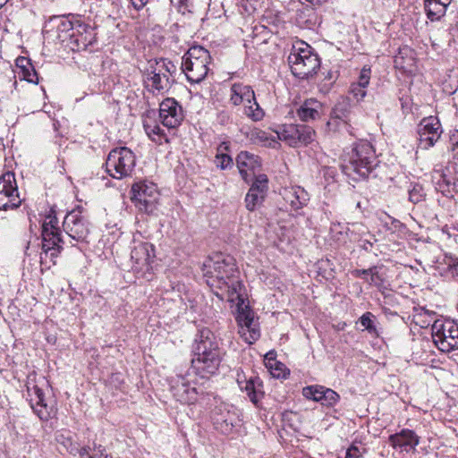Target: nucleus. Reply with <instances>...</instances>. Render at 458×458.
Returning a JSON list of instances; mask_svg holds the SVG:
<instances>
[{
	"instance_id": "23",
	"label": "nucleus",
	"mask_w": 458,
	"mask_h": 458,
	"mask_svg": "<svg viewBox=\"0 0 458 458\" xmlns=\"http://www.w3.org/2000/svg\"><path fill=\"white\" fill-rule=\"evenodd\" d=\"M215 428L225 435H229L238 426L240 420L236 412L219 408L213 415Z\"/></svg>"
},
{
	"instance_id": "52",
	"label": "nucleus",
	"mask_w": 458,
	"mask_h": 458,
	"mask_svg": "<svg viewBox=\"0 0 458 458\" xmlns=\"http://www.w3.org/2000/svg\"><path fill=\"white\" fill-rule=\"evenodd\" d=\"M306 1L310 3L313 5H321L322 4L326 3L327 0H306Z\"/></svg>"
},
{
	"instance_id": "26",
	"label": "nucleus",
	"mask_w": 458,
	"mask_h": 458,
	"mask_svg": "<svg viewBox=\"0 0 458 458\" xmlns=\"http://www.w3.org/2000/svg\"><path fill=\"white\" fill-rule=\"evenodd\" d=\"M63 230L64 233L74 240H81L86 236L87 229L78 216V214L71 212L67 214L63 222Z\"/></svg>"
},
{
	"instance_id": "36",
	"label": "nucleus",
	"mask_w": 458,
	"mask_h": 458,
	"mask_svg": "<svg viewBox=\"0 0 458 458\" xmlns=\"http://www.w3.org/2000/svg\"><path fill=\"white\" fill-rule=\"evenodd\" d=\"M254 176V182H252L250 189L255 190V191H258L263 195L266 196V193L268 190V179L267 176L264 174H259L253 175Z\"/></svg>"
},
{
	"instance_id": "55",
	"label": "nucleus",
	"mask_w": 458,
	"mask_h": 458,
	"mask_svg": "<svg viewBox=\"0 0 458 458\" xmlns=\"http://www.w3.org/2000/svg\"><path fill=\"white\" fill-rule=\"evenodd\" d=\"M9 0H0V9L5 5Z\"/></svg>"
},
{
	"instance_id": "4",
	"label": "nucleus",
	"mask_w": 458,
	"mask_h": 458,
	"mask_svg": "<svg viewBox=\"0 0 458 458\" xmlns=\"http://www.w3.org/2000/svg\"><path fill=\"white\" fill-rule=\"evenodd\" d=\"M292 73L301 80H309L317 73L320 60L314 49L306 42L299 40L293 44L288 55Z\"/></svg>"
},
{
	"instance_id": "56",
	"label": "nucleus",
	"mask_w": 458,
	"mask_h": 458,
	"mask_svg": "<svg viewBox=\"0 0 458 458\" xmlns=\"http://www.w3.org/2000/svg\"><path fill=\"white\" fill-rule=\"evenodd\" d=\"M367 246H372V243L368 242Z\"/></svg>"
},
{
	"instance_id": "29",
	"label": "nucleus",
	"mask_w": 458,
	"mask_h": 458,
	"mask_svg": "<svg viewBox=\"0 0 458 458\" xmlns=\"http://www.w3.org/2000/svg\"><path fill=\"white\" fill-rule=\"evenodd\" d=\"M238 384L242 391H245L251 403L258 405L264 395L263 383L258 377H250L245 381L238 379Z\"/></svg>"
},
{
	"instance_id": "45",
	"label": "nucleus",
	"mask_w": 458,
	"mask_h": 458,
	"mask_svg": "<svg viewBox=\"0 0 458 458\" xmlns=\"http://www.w3.org/2000/svg\"><path fill=\"white\" fill-rule=\"evenodd\" d=\"M371 267L368 268V269H355L353 272H352V275L355 276V277H360V278H363L367 281V279H369V275L371 273Z\"/></svg>"
},
{
	"instance_id": "3",
	"label": "nucleus",
	"mask_w": 458,
	"mask_h": 458,
	"mask_svg": "<svg viewBox=\"0 0 458 458\" xmlns=\"http://www.w3.org/2000/svg\"><path fill=\"white\" fill-rule=\"evenodd\" d=\"M377 161L372 145L367 140H360L354 144L350 152L345 154L343 172L354 180L366 178L377 166Z\"/></svg>"
},
{
	"instance_id": "25",
	"label": "nucleus",
	"mask_w": 458,
	"mask_h": 458,
	"mask_svg": "<svg viewBox=\"0 0 458 458\" xmlns=\"http://www.w3.org/2000/svg\"><path fill=\"white\" fill-rule=\"evenodd\" d=\"M281 195L285 203L288 204L293 210L301 208L310 199L309 193L300 186L284 188Z\"/></svg>"
},
{
	"instance_id": "20",
	"label": "nucleus",
	"mask_w": 458,
	"mask_h": 458,
	"mask_svg": "<svg viewBox=\"0 0 458 458\" xmlns=\"http://www.w3.org/2000/svg\"><path fill=\"white\" fill-rule=\"evenodd\" d=\"M302 394L304 397L319 402L327 407L335 406L340 399L339 394L333 389L318 385L304 387Z\"/></svg>"
},
{
	"instance_id": "44",
	"label": "nucleus",
	"mask_w": 458,
	"mask_h": 458,
	"mask_svg": "<svg viewBox=\"0 0 458 458\" xmlns=\"http://www.w3.org/2000/svg\"><path fill=\"white\" fill-rule=\"evenodd\" d=\"M366 88L360 86L357 83H352L351 86V93L356 98L357 101L362 100L366 96Z\"/></svg>"
},
{
	"instance_id": "57",
	"label": "nucleus",
	"mask_w": 458,
	"mask_h": 458,
	"mask_svg": "<svg viewBox=\"0 0 458 458\" xmlns=\"http://www.w3.org/2000/svg\"><path fill=\"white\" fill-rule=\"evenodd\" d=\"M367 246H372V243L368 242Z\"/></svg>"
},
{
	"instance_id": "10",
	"label": "nucleus",
	"mask_w": 458,
	"mask_h": 458,
	"mask_svg": "<svg viewBox=\"0 0 458 458\" xmlns=\"http://www.w3.org/2000/svg\"><path fill=\"white\" fill-rule=\"evenodd\" d=\"M436 347L443 352L458 350V324L451 319H437L431 327Z\"/></svg>"
},
{
	"instance_id": "22",
	"label": "nucleus",
	"mask_w": 458,
	"mask_h": 458,
	"mask_svg": "<svg viewBox=\"0 0 458 458\" xmlns=\"http://www.w3.org/2000/svg\"><path fill=\"white\" fill-rule=\"evenodd\" d=\"M236 164L239 172L245 182L249 181V177L259 170L261 163L259 157L248 151H242L237 155Z\"/></svg>"
},
{
	"instance_id": "5",
	"label": "nucleus",
	"mask_w": 458,
	"mask_h": 458,
	"mask_svg": "<svg viewBox=\"0 0 458 458\" xmlns=\"http://www.w3.org/2000/svg\"><path fill=\"white\" fill-rule=\"evenodd\" d=\"M42 252L40 263L42 269H50L56 264L57 258V216L55 206L50 208L42 222Z\"/></svg>"
},
{
	"instance_id": "17",
	"label": "nucleus",
	"mask_w": 458,
	"mask_h": 458,
	"mask_svg": "<svg viewBox=\"0 0 458 458\" xmlns=\"http://www.w3.org/2000/svg\"><path fill=\"white\" fill-rule=\"evenodd\" d=\"M28 400L30 403L33 411L42 420H48L55 419L57 415V410L53 407H48L45 403L44 393L35 384H29L27 386Z\"/></svg>"
},
{
	"instance_id": "42",
	"label": "nucleus",
	"mask_w": 458,
	"mask_h": 458,
	"mask_svg": "<svg viewBox=\"0 0 458 458\" xmlns=\"http://www.w3.org/2000/svg\"><path fill=\"white\" fill-rule=\"evenodd\" d=\"M365 453V447L352 444L346 451L345 458H360Z\"/></svg>"
},
{
	"instance_id": "30",
	"label": "nucleus",
	"mask_w": 458,
	"mask_h": 458,
	"mask_svg": "<svg viewBox=\"0 0 458 458\" xmlns=\"http://www.w3.org/2000/svg\"><path fill=\"white\" fill-rule=\"evenodd\" d=\"M322 112V104L315 98L306 99L297 109V115L303 122L318 119Z\"/></svg>"
},
{
	"instance_id": "31",
	"label": "nucleus",
	"mask_w": 458,
	"mask_h": 458,
	"mask_svg": "<svg viewBox=\"0 0 458 458\" xmlns=\"http://www.w3.org/2000/svg\"><path fill=\"white\" fill-rule=\"evenodd\" d=\"M16 70H10L11 74H18V76L29 82H37V72L30 63V60L25 56H19L15 60Z\"/></svg>"
},
{
	"instance_id": "59",
	"label": "nucleus",
	"mask_w": 458,
	"mask_h": 458,
	"mask_svg": "<svg viewBox=\"0 0 458 458\" xmlns=\"http://www.w3.org/2000/svg\"><path fill=\"white\" fill-rule=\"evenodd\" d=\"M105 458H109V457H108V455H106ZM110 458H112V457H110Z\"/></svg>"
},
{
	"instance_id": "37",
	"label": "nucleus",
	"mask_w": 458,
	"mask_h": 458,
	"mask_svg": "<svg viewBox=\"0 0 458 458\" xmlns=\"http://www.w3.org/2000/svg\"><path fill=\"white\" fill-rule=\"evenodd\" d=\"M371 271L372 272L369 275V278L367 279V282L369 284L376 286L379 291L387 289L386 280L383 275L378 272L377 267H371Z\"/></svg>"
},
{
	"instance_id": "28",
	"label": "nucleus",
	"mask_w": 458,
	"mask_h": 458,
	"mask_svg": "<svg viewBox=\"0 0 458 458\" xmlns=\"http://www.w3.org/2000/svg\"><path fill=\"white\" fill-rule=\"evenodd\" d=\"M230 91V102L233 106L245 105L255 100V93L249 85L235 82L232 84Z\"/></svg>"
},
{
	"instance_id": "14",
	"label": "nucleus",
	"mask_w": 458,
	"mask_h": 458,
	"mask_svg": "<svg viewBox=\"0 0 458 458\" xmlns=\"http://www.w3.org/2000/svg\"><path fill=\"white\" fill-rule=\"evenodd\" d=\"M14 173L0 175V210H13L21 204Z\"/></svg>"
},
{
	"instance_id": "53",
	"label": "nucleus",
	"mask_w": 458,
	"mask_h": 458,
	"mask_svg": "<svg viewBox=\"0 0 458 458\" xmlns=\"http://www.w3.org/2000/svg\"><path fill=\"white\" fill-rule=\"evenodd\" d=\"M392 225L394 227V229H398L403 226V225L399 220L396 219H394L392 221Z\"/></svg>"
},
{
	"instance_id": "16",
	"label": "nucleus",
	"mask_w": 458,
	"mask_h": 458,
	"mask_svg": "<svg viewBox=\"0 0 458 458\" xmlns=\"http://www.w3.org/2000/svg\"><path fill=\"white\" fill-rule=\"evenodd\" d=\"M153 246L148 242H140L133 247L131 252V259L133 263L132 269L137 274L146 276L150 274L153 262Z\"/></svg>"
},
{
	"instance_id": "15",
	"label": "nucleus",
	"mask_w": 458,
	"mask_h": 458,
	"mask_svg": "<svg viewBox=\"0 0 458 458\" xmlns=\"http://www.w3.org/2000/svg\"><path fill=\"white\" fill-rule=\"evenodd\" d=\"M442 132L441 124L437 117L423 118L418 127V148L426 150L433 147L440 139Z\"/></svg>"
},
{
	"instance_id": "54",
	"label": "nucleus",
	"mask_w": 458,
	"mask_h": 458,
	"mask_svg": "<svg viewBox=\"0 0 458 458\" xmlns=\"http://www.w3.org/2000/svg\"><path fill=\"white\" fill-rule=\"evenodd\" d=\"M59 243L64 242V236L59 232V238H58Z\"/></svg>"
},
{
	"instance_id": "47",
	"label": "nucleus",
	"mask_w": 458,
	"mask_h": 458,
	"mask_svg": "<svg viewBox=\"0 0 458 458\" xmlns=\"http://www.w3.org/2000/svg\"><path fill=\"white\" fill-rule=\"evenodd\" d=\"M55 15L50 16L49 20L47 21H46L45 26L43 28V33L44 34H48V33H50L54 30V26L52 25V21H53V20H55Z\"/></svg>"
},
{
	"instance_id": "58",
	"label": "nucleus",
	"mask_w": 458,
	"mask_h": 458,
	"mask_svg": "<svg viewBox=\"0 0 458 458\" xmlns=\"http://www.w3.org/2000/svg\"><path fill=\"white\" fill-rule=\"evenodd\" d=\"M274 375L276 377H280V373H277V374L275 373Z\"/></svg>"
},
{
	"instance_id": "43",
	"label": "nucleus",
	"mask_w": 458,
	"mask_h": 458,
	"mask_svg": "<svg viewBox=\"0 0 458 458\" xmlns=\"http://www.w3.org/2000/svg\"><path fill=\"white\" fill-rule=\"evenodd\" d=\"M370 72V68L364 66L360 72L359 80L356 83L366 88L369 83Z\"/></svg>"
},
{
	"instance_id": "19",
	"label": "nucleus",
	"mask_w": 458,
	"mask_h": 458,
	"mask_svg": "<svg viewBox=\"0 0 458 458\" xmlns=\"http://www.w3.org/2000/svg\"><path fill=\"white\" fill-rule=\"evenodd\" d=\"M352 120V107L348 100L343 98L339 100L333 107L330 119L327 122V127L330 131H348L349 122Z\"/></svg>"
},
{
	"instance_id": "40",
	"label": "nucleus",
	"mask_w": 458,
	"mask_h": 458,
	"mask_svg": "<svg viewBox=\"0 0 458 458\" xmlns=\"http://www.w3.org/2000/svg\"><path fill=\"white\" fill-rule=\"evenodd\" d=\"M425 191L423 187L420 184H415L409 191V199L412 203H419L422 201L425 198Z\"/></svg>"
},
{
	"instance_id": "9",
	"label": "nucleus",
	"mask_w": 458,
	"mask_h": 458,
	"mask_svg": "<svg viewBox=\"0 0 458 458\" xmlns=\"http://www.w3.org/2000/svg\"><path fill=\"white\" fill-rule=\"evenodd\" d=\"M134 153L126 147L112 149L106 161V172L114 179L130 176L135 167Z\"/></svg>"
},
{
	"instance_id": "7",
	"label": "nucleus",
	"mask_w": 458,
	"mask_h": 458,
	"mask_svg": "<svg viewBox=\"0 0 458 458\" xmlns=\"http://www.w3.org/2000/svg\"><path fill=\"white\" fill-rule=\"evenodd\" d=\"M209 388L210 383L208 380H202L199 383L183 376H176L173 378L171 384V392L174 397L184 404H193L200 401L208 394Z\"/></svg>"
},
{
	"instance_id": "41",
	"label": "nucleus",
	"mask_w": 458,
	"mask_h": 458,
	"mask_svg": "<svg viewBox=\"0 0 458 458\" xmlns=\"http://www.w3.org/2000/svg\"><path fill=\"white\" fill-rule=\"evenodd\" d=\"M215 163L216 167L225 170L232 167L233 159L229 155L221 153L216 156Z\"/></svg>"
},
{
	"instance_id": "6",
	"label": "nucleus",
	"mask_w": 458,
	"mask_h": 458,
	"mask_svg": "<svg viewBox=\"0 0 458 458\" xmlns=\"http://www.w3.org/2000/svg\"><path fill=\"white\" fill-rule=\"evenodd\" d=\"M210 62L211 56L206 48L193 46L182 56V69L190 82L199 83L207 77Z\"/></svg>"
},
{
	"instance_id": "49",
	"label": "nucleus",
	"mask_w": 458,
	"mask_h": 458,
	"mask_svg": "<svg viewBox=\"0 0 458 458\" xmlns=\"http://www.w3.org/2000/svg\"><path fill=\"white\" fill-rule=\"evenodd\" d=\"M218 119H219V122L221 123H227L229 121L230 116H229V114L226 112H221L218 114Z\"/></svg>"
},
{
	"instance_id": "21",
	"label": "nucleus",
	"mask_w": 458,
	"mask_h": 458,
	"mask_svg": "<svg viewBox=\"0 0 458 458\" xmlns=\"http://www.w3.org/2000/svg\"><path fill=\"white\" fill-rule=\"evenodd\" d=\"M388 442L395 449L400 448L405 452L414 451L420 444V437L413 430L403 428L400 432L389 436Z\"/></svg>"
},
{
	"instance_id": "35",
	"label": "nucleus",
	"mask_w": 458,
	"mask_h": 458,
	"mask_svg": "<svg viewBox=\"0 0 458 458\" xmlns=\"http://www.w3.org/2000/svg\"><path fill=\"white\" fill-rule=\"evenodd\" d=\"M264 199L265 195L250 189L245 197L246 208L250 211L255 210L257 207L262 203Z\"/></svg>"
},
{
	"instance_id": "33",
	"label": "nucleus",
	"mask_w": 458,
	"mask_h": 458,
	"mask_svg": "<svg viewBox=\"0 0 458 458\" xmlns=\"http://www.w3.org/2000/svg\"><path fill=\"white\" fill-rule=\"evenodd\" d=\"M243 106V113L247 117H249L254 122H258L263 119L265 113L263 109L259 106L256 99L251 100L250 103H247Z\"/></svg>"
},
{
	"instance_id": "13",
	"label": "nucleus",
	"mask_w": 458,
	"mask_h": 458,
	"mask_svg": "<svg viewBox=\"0 0 458 458\" xmlns=\"http://www.w3.org/2000/svg\"><path fill=\"white\" fill-rule=\"evenodd\" d=\"M82 27L73 15H59V42L72 51L79 48L83 39L80 30Z\"/></svg>"
},
{
	"instance_id": "48",
	"label": "nucleus",
	"mask_w": 458,
	"mask_h": 458,
	"mask_svg": "<svg viewBox=\"0 0 458 458\" xmlns=\"http://www.w3.org/2000/svg\"><path fill=\"white\" fill-rule=\"evenodd\" d=\"M148 1V0H131V3L136 10H140L146 5Z\"/></svg>"
},
{
	"instance_id": "24",
	"label": "nucleus",
	"mask_w": 458,
	"mask_h": 458,
	"mask_svg": "<svg viewBox=\"0 0 458 458\" xmlns=\"http://www.w3.org/2000/svg\"><path fill=\"white\" fill-rule=\"evenodd\" d=\"M432 182L436 190L445 196L452 194V189L455 186L454 181L449 175V168L442 165H436L432 171Z\"/></svg>"
},
{
	"instance_id": "11",
	"label": "nucleus",
	"mask_w": 458,
	"mask_h": 458,
	"mask_svg": "<svg viewBox=\"0 0 458 458\" xmlns=\"http://www.w3.org/2000/svg\"><path fill=\"white\" fill-rule=\"evenodd\" d=\"M159 191L155 183L142 181L131 187V201L140 211L152 214L157 209Z\"/></svg>"
},
{
	"instance_id": "51",
	"label": "nucleus",
	"mask_w": 458,
	"mask_h": 458,
	"mask_svg": "<svg viewBox=\"0 0 458 458\" xmlns=\"http://www.w3.org/2000/svg\"><path fill=\"white\" fill-rule=\"evenodd\" d=\"M80 456L81 458H93L89 453V450L88 448L86 447H83L80 450Z\"/></svg>"
},
{
	"instance_id": "34",
	"label": "nucleus",
	"mask_w": 458,
	"mask_h": 458,
	"mask_svg": "<svg viewBox=\"0 0 458 458\" xmlns=\"http://www.w3.org/2000/svg\"><path fill=\"white\" fill-rule=\"evenodd\" d=\"M144 130L148 136L156 142H161L162 139H165V141H167V139L165 138V133L163 129L160 128V126L153 123L151 124L145 123H144Z\"/></svg>"
},
{
	"instance_id": "39",
	"label": "nucleus",
	"mask_w": 458,
	"mask_h": 458,
	"mask_svg": "<svg viewBox=\"0 0 458 458\" xmlns=\"http://www.w3.org/2000/svg\"><path fill=\"white\" fill-rule=\"evenodd\" d=\"M445 274L454 279H458V258L454 256H445Z\"/></svg>"
},
{
	"instance_id": "32",
	"label": "nucleus",
	"mask_w": 458,
	"mask_h": 458,
	"mask_svg": "<svg viewBox=\"0 0 458 458\" xmlns=\"http://www.w3.org/2000/svg\"><path fill=\"white\" fill-rule=\"evenodd\" d=\"M248 137L253 144L264 147L275 148L278 144L271 134L258 128L252 129Z\"/></svg>"
},
{
	"instance_id": "18",
	"label": "nucleus",
	"mask_w": 458,
	"mask_h": 458,
	"mask_svg": "<svg viewBox=\"0 0 458 458\" xmlns=\"http://www.w3.org/2000/svg\"><path fill=\"white\" fill-rule=\"evenodd\" d=\"M159 118L164 126L174 129L183 120L182 108L174 98H167L159 106Z\"/></svg>"
},
{
	"instance_id": "12",
	"label": "nucleus",
	"mask_w": 458,
	"mask_h": 458,
	"mask_svg": "<svg viewBox=\"0 0 458 458\" xmlns=\"http://www.w3.org/2000/svg\"><path fill=\"white\" fill-rule=\"evenodd\" d=\"M279 140L285 141L290 147L307 146L314 141L316 132L313 128L305 124H286L277 132Z\"/></svg>"
},
{
	"instance_id": "46",
	"label": "nucleus",
	"mask_w": 458,
	"mask_h": 458,
	"mask_svg": "<svg viewBox=\"0 0 458 458\" xmlns=\"http://www.w3.org/2000/svg\"><path fill=\"white\" fill-rule=\"evenodd\" d=\"M172 4L176 5L178 11L184 13L188 9V0H171Z\"/></svg>"
},
{
	"instance_id": "2",
	"label": "nucleus",
	"mask_w": 458,
	"mask_h": 458,
	"mask_svg": "<svg viewBox=\"0 0 458 458\" xmlns=\"http://www.w3.org/2000/svg\"><path fill=\"white\" fill-rule=\"evenodd\" d=\"M224 352L213 332L208 328L199 331L193 345L191 366L202 380L215 375L221 364Z\"/></svg>"
},
{
	"instance_id": "38",
	"label": "nucleus",
	"mask_w": 458,
	"mask_h": 458,
	"mask_svg": "<svg viewBox=\"0 0 458 458\" xmlns=\"http://www.w3.org/2000/svg\"><path fill=\"white\" fill-rule=\"evenodd\" d=\"M359 320L364 330H367L371 335H378L375 326V316L371 312H365Z\"/></svg>"
},
{
	"instance_id": "50",
	"label": "nucleus",
	"mask_w": 458,
	"mask_h": 458,
	"mask_svg": "<svg viewBox=\"0 0 458 458\" xmlns=\"http://www.w3.org/2000/svg\"><path fill=\"white\" fill-rule=\"evenodd\" d=\"M453 140V147H452V152L454 158L458 159V140L454 141V139L452 138Z\"/></svg>"
},
{
	"instance_id": "1",
	"label": "nucleus",
	"mask_w": 458,
	"mask_h": 458,
	"mask_svg": "<svg viewBox=\"0 0 458 458\" xmlns=\"http://www.w3.org/2000/svg\"><path fill=\"white\" fill-rule=\"evenodd\" d=\"M203 273L208 285L225 289L231 301H233L234 298L237 299L235 319L239 334L246 343L253 344L260 336L259 327L255 320L253 310L239 293L242 284L238 280V271L233 258L216 253L204 262Z\"/></svg>"
},
{
	"instance_id": "8",
	"label": "nucleus",
	"mask_w": 458,
	"mask_h": 458,
	"mask_svg": "<svg viewBox=\"0 0 458 458\" xmlns=\"http://www.w3.org/2000/svg\"><path fill=\"white\" fill-rule=\"evenodd\" d=\"M176 66L168 59L155 60L150 64L147 72V83L152 92L164 93L168 91L174 80Z\"/></svg>"
},
{
	"instance_id": "27",
	"label": "nucleus",
	"mask_w": 458,
	"mask_h": 458,
	"mask_svg": "<svg viewBox=\"0 0 458 458\" xmlns=\"http://www.w3.org/2000/svg\"><path fill=\"white\" fill-rule=\"evenodd\" d=\"M453 0H423L424 12L430 21H440Z\"/></svg>"
}]
</instances>
